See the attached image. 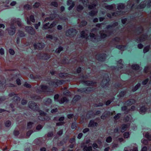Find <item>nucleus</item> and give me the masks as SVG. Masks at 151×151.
I'll use <instances>...</instances> for the list:
<instances>
[{"label": "nucleus", "mask_w": 151, "mask_h": 151, "mask_svg": "<svg viewBox=\"0 0 151 151\" xmlns=\"http://www.w3.org/2000/svg\"><path fill=\"white\" fill-rule=\"evenodd\" d=\"M29 20L32 22H35V19H34V17L33 15H31L30 16L29 19L28 18H27V23L28 24H31Z\"/></svg>", "instance_id": "obj_11"}, {"label": "nucleus", "mask_w": 151, "mask_h": 151, "mask_svg": "<svg viewBox=\"0 0 151 151\" xmlns=\"http://www.w3.org/2000/svg\"><path fill=\"white\" fill-rule=\"evenodd\" d=\"M45 46V45L43 43H37L34 44V47L35 49H41L43 48Z\"/></svg>", "instance_id": "obj_6"}, {"label": "nucleus", "mask_w": 151, "mask_h": 151, "mask_svg": "<svg viewBox=\"0 0 151 151\" xmlns=\"http://www.w3.org/2000/svg\"><path fill=\"white\" fill-rule=\"evenodd\" d=\"M112 140V138L110 136L108 137L106 139V142H111Z\"/></svg>", "instance_id": "obj_57"}, {"label": "nucleus", "mask_w": 151, "mask_h": 151, "mask_svg": "<svg viewBox=\"0 0 151 151\" xmlns=\"http://www.w3.org/2000/svg\"><path fill=\"white\" fill-rule=\"evenodd\" d=\"M150 47L149 46H146L145 47L143 50V52L145 53L148 52L149 49Z\"/></svg>", "instance_id": "obj_41"}, {"label": "nucleus", "mask_w": 151, "mask_h": 151, "mask_svg": "<svg viewBox=\"0 0 151 151\" xmlns=\"http://www.w3.org/2000/svg\"><path fill=\"white\" fill-rule=\"evenodd\" d=\"M37 56L39 57L40 58H42L45 60H47L50 58L48 55L46 54H43V53L39 54Z\"/></svg>", "instance_id": "obj_9"}, {"label": "nucleus", "mask_w": 151, "mask_h": 151, "mask_svg": "<svg viewBox=\"0 0 151 151\" xmlns=\"http://www.w3.org/2000/svg\"><path fill=\"white\" fill-rule=\"evenodd\" d=\"M132 68L133 69L135 70H137L139 69L140 67L138 65L134 64L132 66Z\"/></svg>", "instance_id": "obj_29"}, {"label": "nucleus", "mask_w": 151, "mask_h": 151, "mask_svg": "<svg viewBox=\"0 0 151 151\" xmlns=\"http://www.w3.org/2000/svg\"><path fill=\"white\" fill-rule=\"evenodd\" d=\"M83 150L84 151H92V147L91 146H87V145H85Z\"/></svg>", "instance_id": "obj_21"}, {"label": "nucleus", "mask_w": 151, "mask_h": 151, "mask_svg": "<svg viewBox=\"0 0 151 151\" xmlns=\"http://www.w3.org/2000/svg\"><path fill=\"white\" fill-rule=\"evenodd\" d=\"M34 127H35V125L33 122H29L27 123V128L28 129H30Z\"/></svg>", "instance_id": "obj_13"}, {"label": "nucleus", "mask_w": 151, "mask_h": 151, "mask_svg": "<svg viewBox=\"0 0 151 151\" xmlns=\"http://www.w3.org/2000/svg\"><path fill=\"white\" fill-rule=\"evenodd\" d=\"M25 30L26 32L31 35H34L35 33V30L31 27H26Z\"/></svg>", "instance_id": "obj_5"}, {"label": "nucleus", "mask_w": 151, "mask_h": 151, "mask_svg": "<svg viewBox=\"0 0 151 151\" xmlns=\"http://www.w3.org/2000/svg\"><path fill=\"white\" fill-rule=\"evenodd\" d=\"M146 6V4H143V3H141L139 6H138V8H144Z\"/></svg>", "instance_id": "obj_37"}, {"label": "nucleus", "mask_w": 151, "mask_h": 151, "mask_svg": "<svg viewBox=\"0 0 151 151\" xmlns=\"http://www.w3.org/2000/svg\"><path fill=\"white\" fill-rule=\"evenodd\" d=\"M109 81V79L108 78L106 79H104L102 82V86L104 87H105L108 84Z\"/></svg>", "instance_id": "obj_16"}, {"label": "nucleus", "mask_w": 151, "mask_h": 151, "mask_svg": "<svg viewBox=\"0 0 151 151\" xmlns=\"http://www.w3.org/2000/svg\"><path fill=\"white\" fill-rule=\"evenodd\" d=\"M104 31H101L100 32V34L101 35V37L102 39H104L107 36V34L104 33Z\"/></svg>", "instance_id": "obj_26"}, {"label": "nucleus", "mask_w": 151, "mask_h": 151, "mask_svg": "<svg viewBox=\"0 0 151 151\" xmlns=\"http://www.w3.org/2000/svg\"><path fill=\"white\" fill-rule=\"evenodd\" d=\"M144 136L148 140H151V136L149 134L148 132H145L143 133Z\"/></svg>", "instance_id": "obj_17"}, {"label": "nucleus", "mask_w": 151, "mask_h": 151, "mask_svg": "<svg viewBox=\"0 0 151 151\" xmlns=\"http://www.w3.org/2000/svg\"><path fill=\"white\" fill-rule=\"evenodd\" d=\"M64 91L63 92V93L64 95H68L69 94V92L66 90V88H65L64 89Z\"/></svg>", "instance_id": "obj_50"}, {"label": "nucleus", "mask_w": 151, "mask_h": 151, "mask_svg": "<svg viewBox=\"0 0 151 151\" xmlns=\"http://www.w3.org/2000/svg\"><path fill=\"white\" fill-rule=\"evenodd\" d=\"M59 95L58 94L55 95L54 96V99L55 101H58V99L59 98Z\"/></svg>", "instance_id": "obj_64"}, {"label": "nucleus", "mask_w": 151, "mask_h": 151, "mask_svg": "<svg viewBox=\"0 0 151 151\" xmlns=\"http://www.w3.org/2000/svg\"><path fill=\"white\" fill-rule=\"evenodd\" d=\"M140 86V83H138L135 87V89L134 90V91H136L139 88Z\"/></svg>", "instance_id": "obj_58"}, {"label": "nucleus", "mask_w": 151, "mask_h": 151, "mask_svg": "<svg viewBox=\"0 0 151 151\" xmlns=\"http://www.w3.org/2000/svg\"><path fill=\"white\" fill-rule=\"evenodd\" d=\"M29 107L34 110H37L38 109V106L37 104L33 101H30L28 103Z\"/></svg>", "instance_id": "obj_4"}, {"label": "nucleus", "mask_w": 151, "mask_h": 151, "mask_svg": "<svg viewBox=\"0 0 151 151\" xmlns=\"http://www.w3.org/2000/svg\"><path fill=\"white\" fill-rule=\"evenodd\" d=\"M63 49V48L62 47H60L56 49L55 52L56 53H59Z\"/></svg>", "instance_id": "obj_36"}, {"label": "nucleus", "mask_w": 151, "mask_h": 151, "mask_svg": "<svg viewBox=\"0 0 151 151\" xmlns=\"http://www.w3.org/2000/svg\"><path fill=\"white\" fill-rule=\"evenodd\" d=\"M18 35L20 37L25 36V34L22 31H19L18 32Z\"/></svg>", "instance_id": "obj_33"}, {"label": "nucleus", "mask_w": 151, "mask_h": 151, "mask_svg": "<svg viewBox=\"0 0 151 151\" xmlns=\"http://www.w3.org/2000/svg\"><path fill=\"white\" fill-rule=\"evenodd\" d=\"M42 128V126L41 125H39L36 127V129L38 131L41 129Z\"/></svg>", "instance_id": "obj_47"}, {"label": "nucleus", "mask_w": 151, "mask_h": 151, "mask_svg": "<svg viewBox=\"0 0 151 151\" xmlns=\"http://www.w3.org/2000/svg\"><path fill=\"white\" fill-rule=\"evenodd\" d=\"M6 82V80L4 79H3L2 80V82L0 80V86H1L2 85H4Z\"/></svg>", "instance_id": "obj_48"}, {"label": "nucleus", "mask_w": 151, "mask_h": 151, "mask_svg": "<svg viewBox=\"0 0 151 151\" xmlns=\"http://www.w3.org/2000/svg\"><path fill=\"white\" fill-rule=\"evenodd\" d=\"M110 112H106L104 114L102 115L101 116V119H105L110 114Z\"/></svg>", "instance_id": "obj_20"}, {"label": "nucleus", "mask_w": 151, "mask_h": 151, "mask_svg": "<svg viewBox=\"0 0 151 151\" xmlns=\"http://www.w3.org/2000/svg\"><path fill=\"white\" fill-rule=\"evenodd\" d=\"M66 76V74L65 73H60L59 74V76L60 77L63 78Z\"/></svg>", "instance_id": "obj_43"}, {"label": "nucleus", "mask_w": 151, "mask_h": 151, "mask_svg": "<svg viewBox=\"0 0 151 151\" xmlns=\"http://www.w3.org/2000/svg\"><path fill=\"white\" fill-rule=\"evenodd\" d=\"M97 125V123L96 122H94L93 121H91L88 125V127H94L95 126H96Z\"/></svg>", "instance_id": "obj_19"}, {"label": "nucleus", "mask_w": 151, "mask_h": 151, "mask_svg": "<svg viewBox=\"0 0 151 151\" xmlns=\"http://www.w3.org/2000/svg\"><path fill=\"white\" fill-rule=\"evenodd\" d=\"M0 53L1 55H3L4 54V51L3 48H1L0 49Z\"/></svg>", "instance_id": "obj_61"}, {"label": "nucleus", "mask_w": 151, "mask_h": 151, "mask_svg": "<svg viewBox=\"0 0 151 151\" xmlns=\"http://www.w3.org/2000/svg\"><path fill=\"white\" fill-rule=\"evenodd\" d=\"M13 102L15 106L17 105L18 103L20 100V99L18 96L16 95L13 98Z\"/></svg>", "instance_id": "obj_10"}, {"label": "nucleus", "mask_w": 151, "mask_h": 151, "mask_svg": "<svg viewBox=\"0 0 151 151\" xmlns=\"http://www.w3.org/2000/svg\"><path fill=\"white\" fill-rule=\"evenodd\" d=\"M51 4L52 5L55 7H57L58 5L57 3L55 1L52 2L51 3Z\"/></svg>", "instance_id": "obj_56"}, {"label": "nucleus", "mask_w": 151, "mask_h": 151, "mask_svg": "<svg viewBox=\"0 0 151 151\" xmlns=\"http://www.w3.org/2000/svg\"><path fill=\"white\" fill-rule=\"evenodd\" d=\"M14 23L17 24L19 26L21 25V21L19 19H12L11 22V25H13Z\"/></svg>", "instance_id": "obj_8"}, {"label": "nucleus", "mask_w": 151, "mask_h": 151, "mask_svg": "<svg viewBox=\"0 0 151 151\" xmlns=\"http://www.w3.org/2000/svg\"><path fill=\"white\" fill-rule=\"evenodd\" d=\"M5 125L6 127H9L11 125V122L9 120L7 121L5 123Z\"/></svg>", "instance_id": "obj_32"}, {"label": "nucleus", "mask_w": 151, "mask_h": 151, "mask_svg": "<svg viewBox=\"0 0 151 151\" xmlns=\"http://www.w3.org/2000/svg\"><path fill=\"white\" fill-rule=\"evenodd\" d=\"M129 124H124L122 125V128L121 129V132H124L129 127Z\"/></svg>", "instance_id": "obj_14"}, {"label": "nucleus", "mask_w": 151, "mask_h": 151, "mask_svg": "<svg viewBox=\"0 0 151 151\" xmlns=\"http://www.w3.org/2000/svg\"><path fill=\"white\" fill-rule=\"evenodd\" d=\"M63 82L58 80H54L49 83L50 86L54 87H57L63 84Z\"/></svg>", "instance_id": "obj_3"}, {"label": "nucleus", "mask_w": 151, "mask_h": 151, "mask_svg": "<svg viewBox=\"0 0 151 151\" xmlns=\"http://www.w3.org/2000/svg\"><path fill=\"white\" fill-rule=\"evenodd\" d=\"M24 8L26 9H30L31 8V6L28 4H27L24 6Z\"/></svg>", "instance_id": "obj_62"}, {"label": "nucleus", "mask_w": 151, "mask_h": 151, "mask_svg": "<svg viewBox=\"0 0 151 151\" xmlns=\"http://www.w3.org/2000/svg\"><path fill=\"white\" fill-rule=\"evenodd\" d=\"M124 47H125L122 45L117 46H116V48L122 50H124Z\"/></svg>", "instance_id": "obj_54"}, {"label": "nucleus", "mask_w": 151, "mask_h": 151, "mask_svg": "<svg viewBox=\"0 0 151 151\" xmlns=\"http://www.w3.org/2000/svg\"><path fill=\"white\" fill-rule=\"evenodd\" d=\"M96 5V4H93L92 5H90L88 6V8L90 9H93Z\"/></svg>", "instance_id": "obj_45"}, {"label": "nucleus", "mask_w": 151, "mask_h": 151, "mask_svg": "<svg viewBox=\"0 0 151 151\" xmlns=\"http://www.w3.org/2000/svg\"><path fill=\"white\" fill-rule=\"evenodd\" d=\"M68 101V100L67 99L66 97H63L61 99H60L58 101L60 104H62L65 102H67Z\"/></svg>", "instance_id": "obj_22"}, {"label": "nucleus", "mask_w": 151, "mask_h": 151, "mask_svg": "<svg viewBox=\"0 0 151 151\" xmlns=\"http://www.w3.org/2000/svg\"><path fill=\"white\" fill-rule=\"evenodd\" d=\"M87 24V22L84 21H82L81 23V25L84 26L86 25Z\"/></svg>", "instance_id": "obj_59"}, {"label": "nucleus", "mask_w": 151, "mask_h": 151, "mask_svg": "<svg viewBox=\"0 0 151 151\" xmlns=\"http://www.w3.org/2000/svg\"><path fill=\"white\" fill-rule=\"evenodd\" d=\"M50 28V25H49V23H46L43 25L42 27L43 29H47Z\"/></svg>", "instance_id": "obj_24"}, {"label": "nucleus", "mask_w": 151, "mask_h": 151, "mask_svg": "<svg viewBox=\"0 0 151 151\" xmlns=\"http://www.w3.org/2000/svg\"><path fill=\"white\" fill-rule=\"evenodd\" d=\"M62 134H63V130H60L57 132V134L58 136H60Z\"/></svg>", "instance_id": "obj_60"}, {"label": "nucleus", "mask_w": 151, "mask_h": 151, "mask_svg": "<svg viewBox=\"0 0 151 151\" xmlns=\"http://www.w3.org/2000/svg\"><path fill=\"white\" fill-rule=\"evenodd\" d=\"M48 87L45 85H43L39 87L36 90L37 92H40L41 91H45L47 89Z\"/></svg>", "instance_id": "obj_7"}, {"label": "nucleus", "mask_w": 151, "mask_h": 151, "mask_svg": "<svg viewBox=\"0 0 151 151\" xmlns=\"http://www.w3.org/2000/svg\"><path fill=\"white\" fill-rule=\"evenodd\" d=\"M147 109L145 106L142 107L140 109L139 112L142 114H144L147 111Z\"/></svg>", "instance_id": "obj_18"}, {"label": "nucleus", "mask_w": 151, "mask_h": 151, "mask_svg": "<svg viewBox=\"0 0 151 151\" xmlns=\"http://www.w3.org/2000/svg\"><path fill=\"white\" fill-rule=\"evenodd\" d=\"M39 113L40 114V115L38 116V119L41 120H43L44 118L42 116V115L44 114V112L41 111L39 112Z\"/></svg>", "instance_id": "obj_25"}, {"label": "nucleus", "mask_w": 151, "mask_h": 151, "mask_svg": "<svg viewBox=\"0 0 151 151\" xmlns=\"http://www.w3.org/2000/svg\"><path fill=\"white\" fill-rule=\"evenodd\" d=\"M9 53L12 55H14L15 53L14 51L12 49H9Z\"/></svg>", "instance_id": "obj_52"}, {"label": "nucleus", "mask_w": 151, "mask_h": 151, "mask_svg": "<svg viewBox=\"0 0 151 151\" xmlns=\"http://www.w3.org/2000/svg\"><path fill=\"white\" fill-rule=\"evenodd\" d=\"M135 102V100L133 99H130L127 102V104L129 105L134 103Z\"/></svg>", "instance_id": "obj_34"}, {"label": "nucleus", "mask_w": 151, "mask_h": 151, "mask_svg": "<svg viewBox=\"0 0 151 151\" xmlns=\"http://www.w3.org/2000/svg\"><path fill=\"white\" fill-rule=\"evenodd\" d=\"M81 98L80 96L79 95L76 96L73 98V101H77L79 100Z\"/></svg>", "instance_id": "obj_38"}, {"label": "nucleus", "mask_w": 151, "mask_h": 151, "mask_svg": "<svg viewBox=\"0 0 151 151\" xmlns=\"http://www.w3.org/2000/svg\"><path fill=\"white\" fill-rule=\"evenodd\" d=\"M97 13V10H95L93 11H92L89 13V15L92 17H93Z\"/></svg>", "instance_id": "obj_30"}, {"label": "nucleus", "mask_w": 151, "mask_h": 151, "mask_svg": "<svg viewBox=\"0 0 151 151\" xmlns=\"http://www.w3.org/2000/svg\"><path fill=\"white\" fill-rule=\"evenodd\" d=\"M121 114L119 113L116 115L114 117L115 120H117L121 116Z\"/></svg>", "instance_id": "obj_42"}, {"label": "nucleus", "mask_w": 151, "mask_h": 151, "mask_svg": "<svg viewBox=\"0 0 151 151\" xmlns=\"http://www.w3.org/2000/svg\"><path fill=\"white\" fill-rule=\"evenodd\" d=\"M53 135V132H49L48 133L47 136L48 137H52Z\"/></svg>", "instance_id": "obj_46"}, {"label": "nucleus", "mask_w": 151, "mask_h": 151, "mask_svg": "<svg viewBox=\"0 0 151 151\" xmlns=\"http://www.w3.org/2000/svg\"><path fill=\"white\" fill-rule=\"evenodd\" d=\"M83 8V7L82 6L79 5L77 7V10L78 11H79L82 10Z\"/></svg>", "instance_id": "obj_40"}, {"label": "nucleus", "mask_w": 151, "mask_h": 151, "mask_svg": "<svg viewBox=\"0 0 151 151\" xmlns=\"http://www.w3.org/2000/svg\"><path fill=\"white\" fill-rule=\"evenodd\" d=\"M74 3H72V4H71L70 6L68 7V9L69 10H70L74 6Z\"/></svg>", "instance_id": "obj_63"}, {"label": "nucleus", "mask_w": 151, "mask_h": 151, "mask_svg": "<svg viewBox=\"0 0 151 151\" xmlns=\"http://www.w3.org/2000/svg\"><path fill=\"white\" fill-rule=\"evenodd\" d=\"M124 7V5L122 4H119L118 6V9L121 10L123 9Z\"/></svg>", "instance_id": "obj_35"}, {"label": "nucleus", "mask_w": 151, "mask_h": 151, "mask_svg": "<svg viewBox=\"0 0 151 151\" xmlns=\"http://www.w3.org/2000/svg\"><path fill=\"white\" fill-rule=\"evenodd\" d=\"M122 62V60H120L119 61V62L118 63V66H119L120 65V67H119V68H122L123 65L121 63Z\"/></svg>", "instance_id": "obj_49"}, {"label": "nucleus", "mask_w": 151, "mask_h": 151, "mask_svg": "<svg viewBox=\"0 0 151 151\" xmlns=\"http://www.w3.org/2000/svg\"><path fill=\"white\" fill-rule=\"evenodd\" d=\"M59 21H58V20H56V21L52 22V23L50 25V28H52L55 27L58 23V22Z\"/></svg>", "instance_id": "obj_23"}, {"label": "nucleus", "mask_w": 151, "mask_h": 151, "mask_svg": "<svg viewBox=\"0 0 151 151\" xmlns=\"http://www.w3.org/2000/svg\"><path fill=\"white\" fill-rule=\"evenodd\" d=\"M8 31L9 34L11 35H13L15 33V27H10L8 29Z\"/></svg>", "instance_id": "obj_12"}, {"label": "nucleus", "mask_w": 151, "mask_h": 151, "mask_svg": "<svg viewBox=\"0 0 151 151\" xmlns=\"http://www.w3.org/2000/svg\"><path fill=\"white\" fill-rule=\"evenodd\" d=\"M115 6V5L114 4H112L110 5H107L106 6H105L106 8L107 9H109V10H111L113 9L114 6Z\"/></svg>", "instance_id": "obj_31"}, {"label": "nucleus", "mask_w": 151, "mask_h": 151, "mask_svg": "<svg viewBox=\"0 0 151 151\" xmlns=\"http://www.w3.org/2000/svg\"><path fill=\"white\" fill-rule=\"evenodd\" d=\"M147 37V35H142L140 38H139V40H137L138 41L140 42H143L145 41Z\"/></svg>", "instance_id": "obj_15"}, {"label": "nucleus", "mask_w": 151, "mask_h": 151, "mask_svg": "<svg viewBox=\"0 0 151 151\" xmlns=\"http://www.w3.org/2000/svg\"><path fill=\"white\" fill-rule=\"evenodd\" d=\"M130 135V134L128 132H125L124 134V136L125 138H128Z\"/></svg>", "instance_id": "obj_39"}, {"label": "nucleus", "mask_w": 151, "mask_h": 151, "mask_svg": "<svg viewBox=\"0 0 151 151\" xmlns=\"http://www.w3.org/2000/svg\"><path fill=\"white\" fill-rule=\"evenodd\" d=\"M52 100L50 99H47L45 101V104L46 105H49L52 103Z\"/></svg>", "instance_id": "obj_28"}, {"label": "nucleus", "mask_w": 151, "mask_h": 151, "mask_svg": "<svg viewBox=\"0 0 151 151\" xmlns=\"http://www.w3.org/2000/svg\"><path fill=\"white\" fill-rule=\"evenodd\" d=\"M32 133L33 131L32 130H29L27 132L26 135L27 136L29 137Z\"/></svg>", "instance_id": "obj_55"}, {"label": "nucleus", "mask_w": 151, "mask_h": 151, "mask_svg": "<svg viewBox=\"0 0 151 151\" xmlns=\"http://www.w3.org/2000/svg\"><path fill=\"white\" fill-rule=\"evenodd\" d=\"M46 37V38H48L52 40L54 38H55L52 35H47Z\"/></svg>", "instance_id": "obj_44"}, {"label": "nucleus", "mask_w": 151, "mask_h": 151, "mask_svg": "<svg viewBox=\"0 0 151 151\" xmlns=\"http://www.w3.org/2000/svg\"><path fill=\"white\" fill-rule=\"evenodd\" d=\"M56 17V20H58V21H60V20L62 19L59 15L56 14H50L49 17L45 18L44 20V22L52 20L55 18Z\"/></svg>", "instance_id": "obj_2"}, {"label": "nucleus", "mask_w": 151, "mask_h": 151, "mask_svg": "<svg viewBox=\"0 0 151 151\" xmlns=\"http://www.w3.org/2000/svg\"><path fill=\"white\" fill-rule=\"evenodd\" d=\"M83 84H86L88 86L93 85L94 83L93 82L89 81H86L83 82Z\"/></svg>", "instance_id": "obj_27"}, {"label": "nucleus", "mask_w": 151, "mask_h": 151, "mask_svg": "<svg viewBox=\"0 0 151 151\" xmlns=\"http://www.w3.org/2000/svg\"><path fill=\"white\" fill-rule=\"evenodd\" d=\"M40 5L39 3L36 2L33 5V7L34 8H37Z\"/></svg>", "instance_id": "obj_51"}, {"label": "nucleus", "mask_w": 151, "mask_h": 151, "mask_svg": "<svg viewBox=\"0 0 151 151\" xmlns=\"http://www.w3.org/2000/svg\"><path fill=\"white\" fill-rule=\"evenodd\" d=\"M87 31L85 32L84 31H82L81 33V37L83 38H85L86 39L88 38V39L91 40L93 42H96L98 41L97 38L95 35L92 33H90V36H87L88 35L87 33Z\"/></svg>", "instance_id": "obj_1"}, {"label": "nucleus", "mask_w": 151, "mask_h": 151, "mask_svg": "<svg viewBox=\"0 0 151 151\" xmlns=\"http://www.w3.org/2000/svg\"><path fill=\"white\" fill-rule=\"evenodd\" d=\"M24 86L27 88H30L31 87V85L29 84L27 82H25Z\"/></svg>", "instance_id": "obj_53"}]
</instances>
